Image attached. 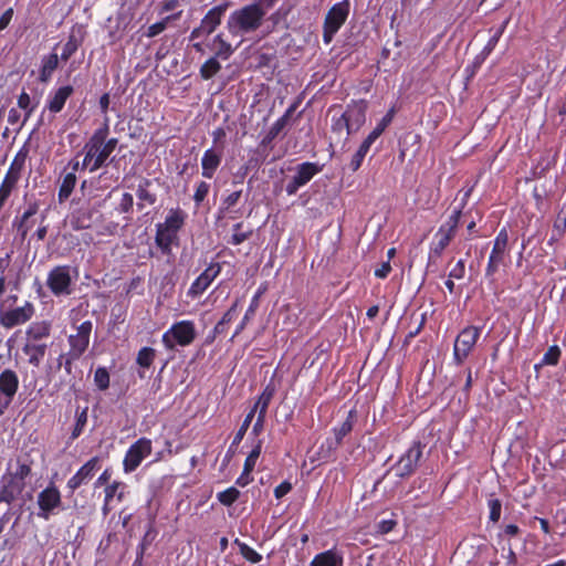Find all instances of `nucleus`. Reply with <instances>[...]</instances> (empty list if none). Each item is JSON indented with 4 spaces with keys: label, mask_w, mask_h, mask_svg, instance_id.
<instances>
[{
    "label": "nucleus",
    "mask_w": 566,
    "mask_h": 566,
    "mask_svg": "<svg viewBox=\"0 0 566 566\" xmlns=\"http://www.w3.org/2000/svg\"><path fill=\"white\" fill-rule=\"evenodd\" d=\"M266 14L260 4L253 3L233 11L227 21V28L233 36H241L258 30Z\"/></svg>",
    "instance_id": "nucleus-1"
},
{
    "label": "nucleus",
    "mask_w": 566,
    "mask_h": 566,
    "mask_svg": "<svg viewBox=\"0 0 566 566\" xmlns=\"http://www.w3.org/2000/svg\"><path fill=\"white\" fill-rule=\"evenodd\" d=\"M106 137L105 129H98L94 133L90 142L85 145V157L83 168L90 167L91 171L97 170L108 158L111 153L106 150L104 140Z\"/></svg>",
    "instance_id": "nucleus-2"
},
{
    "label": "nucleus",
    "mask_w": 566,
    "mask_h": 566,
    "mask_svg": "<svg viewBox=\"0 0 566 566\" xmlns=\"http://www.w3.org/2000/svg\"><path fill=\"white\" fill-rule=\"evenodd\" d=\"M196 337L195 324L191 321H181L175 323L164 335L163 343L168 349H174L177 345L188 346Z\"/></svg>",
    "instance_id": "nucleus-3"
},
{
    "label": "nucleus",
    "mask_w": 566,
    "mask_h": 566,
    "mask_svg": "<svg viewBox=\"0 0 566 566\" xmlns=\"http://www.w3.org/2000/svg\"><path fill=\"white\" fill-rule=\"evenodd\" d=\"M184 221L185 213L181 210H170L165 222L157 224L156 243L161 249H168Z\"/></svg>",
    "instance_id": "nucleus-4"
},
{
    "label": "nucleus",
    "mask_w": 566,
    "mask_h": 566,
    "mask_svg": "<svg viewBox=\"0 0 566 566\" xmlns=\"http://www.w3.org/2000/svg\"><path fill=\"white\" fill-rule=\"evenodd\" d=\"M349 14V1L344 0L334 4L327 12L324 21L323 38L325 43H329L334 34L345 23Z\"/></svg>",
    "instance_id": "nucleus-5"
},
{
    "label": "nucleus",
    "mask_w": 566,
    "mask_h": 566,
    "mask_svg": "<svg viewBox=\"0 0 566 566\" xmlns=\"http://www.w3.org/2000/svg\"><path fill=\"white\" fill-rule=\"evenodd\" d=\"M480 336V329L475 326L463 328L457 336L453 345V359L461 365L474 348Z\"/></svg>",
    "instance_id": "nucleus-6"
},
{
    "label": "nucleus",
    "mask_w": 566,
    "mask_h": 566,
    "mask_svg": "<svg viewBox=\"0 0 566 566\" xmlns=\"http://www.w3.org/2000/svg\"><path fill=\"white\" fill-rule=\"evenodd\" d=\"M34 305L30 302H24L22 306L15 308H6L4 304H1L0 325L6 329H11L29 322L34 315Z\"/></svg>",
    "instance_id": "nucleus-7"
},
{
    "label": "nucleus",
    "mask_w": 566,
    "mask_h": 566,
    "mask_svg": "<svg viewBox=\"0 0 566 566\" xmlns=\"http://www.w3.org/2000/svg\"><path fill=\"white\" fill-rule=\"evenodd\" d=\"M507 233L503 229L499 232L495 238L492 252L489 258L485 275L488 277L493 276L500 269L501 265L504 264L506 258V247H507Z\"/></svg>",
    "instance_id": "nucleus-8"
},
{
    "label": "nucleus",
    "mask_w": 566,
    "mask_h": 566,
    "mask_svg": "<svg viewBox=\"0 0 566 566\" xmlns=\"http://www.w3.org/2000/svg\"><path fill=\"white\" fill-rule=\"evenodd\" d=\"M227 8L228 4H220L210 9L201 20L200 25L191 31L190 39L211 34L220 25Z\"/></svg>",
    "instance_id": "nucleus-9"
},
{
    "label": "nucleus",
    "mask_w": 566,
    "mask_h": 566,
    "mask_svg": "<svg viewBox=\"0 0 566 566\" xmlns=\"http://www.w3.org/2000/svg\"><path fill=\"white\" fill-rule=\"evenodd\" d=\"M38 516L49 520L54 510L61 505L60 491L54 486H48L38 494Z\"/></svg>",
    "instance_id": "nucleus-10"
},
{
    "label": "nucleus",
    "mask_w": 566,
    "mask_h": 566,
    "mask_svg": "<svg viewBox=\"0 0 566 566\" xmlns=\"http://www.w3.org/2000/svg\"><path fill=\"white\" fill-rule=\"evenodd\" d=\"M321 171L317 164L303 163L295 168V175L286 185L287 195H294L300 187L306 185L316 174Z\"/></svg>",
    "instance_id": "nucleus-11"
},
{
    "label": "nucleus",
    "mask_w": 566,
    "mask_h": 566,
    "mask_svg": "<svg viewBox=\"0 0 566 566\" xmlns=\"http://www.w3.org/2000/svg\"><path fill=\"white\" fill-rule=\"evenodd\" d=\"M91 332L92 323L86 321L77 327L76 334L70 335L69 343L71 349L69 355L71 358H80L83 355L88 347Z\"/></svg>",
    "instance_id": "nucleus-12"
},
{
    "label": "nucleus",
    "mask_w": 566,
    "mask_h": 566,
    "mask_svg": "<svg viewBox=\"0 0 566 566\" xmlns=\"http://www.w3.org/2000/svg\"><path fill=\"white\" fill-rule=\"evenodd\" d=\"M71 275L69 266H56L48 276V286L55 295L70 294Z\"/></svg>",
    "instance_id": "nucleus-13"
},
{
    "label": "nucleus",
    "mask_w": 566,
    "mask_h": 566,
    "mask_svg": "<svg viewBox=\"0 0 566 566\" xmlns=\"http://www.w3.org/2000/svg\"><path fill=\"white\" fill-rule=\"evenodd\" d=\"M220 273L219 264L209 265L191 284L188 294L196 297L202 294Z\"/></svg>",
    "instance_id": "nucleus-14"
},
{
    "label": "nucleus",
    "mask_w": 566,
    "mask_h": 566,
    "mask_svg": "<svg viewBox=\"0 0 566 566\" xmlns=\"http://www.w3.org/2000/svg\"><path fill=\"white\" fill-rule=\"evenodd\" d=\"M30 474V467L24 462H9L8 484L13 491H21L24 486V479Z\"/></svg>",
    "instance_id": "nucleus-15"
},
{
    "label": "nucleus",
    "mask_w": 566,
    "mask_h": 566,
    "mask_svg": "<svg viewBox=\"0 0 566 566\" xmlns=\"http://www.w3.org/2000/svg\"><path fill=\"white\" fill-rule=\"evenodd\" d=\"M125 485L119 482H113L105 490L104 504L102 512L107 515L118 503L123 501Z\"/></svg>",
    "instance_id": "nucleus-16"
},
{
    "label": "nucleus",
    "mask_w": 566,
    "mask_h": 566,
    "mask_svg": "<svg viewBox=\"0 0 566 566\" xmlns=\"http://www.w3.org/2000/svg\"><path fill=\"white\" fill-rule=\"evenodd\" d=\"M73 92L74 88L71 85L59 87L52 94V96L49 97L46 105L48 109L53 114L60 113L63 109L65 102L73 94Z\"/></svg>",
    "instance_id": "nucleus-17"
},
{
    "label": "nucleus",
    "mask_w": 566,
    "mask_h": 566,
    "mask_svg": "<svg viewBox=\"0 0 566 566\" xmlns=\"http://www.w3.org/2000/svg\"><path fill=\"white\" fill-rule=\"evenodd\" d=\"M366 103L359 102L349 106L348 109L344 113V115L348 118V123L353 132L358 130L364 125L366 120Z\"/></svg>",
    "instance_id": "nucleus-18"
},
{
    "label": "nucleus",
    "mask_w": 566,
    "mask_h": 566,
    "mask_svg": "<svg viewBox=\"0 0 566 566\" xmlns=\"http://www.w3.org/2000/svg\"><path fill=\"white\" fill-rule=\"evenodd\" d=\"M48 344L27 340L22 350L29 357V364L38 367L45 356Z\"/></svg>",
    "instance_id": "nucleus-19"
},
{
    "label": "nucleus",
    "mask_w": 566,
    "mask_h": 566,
    "mask_svg": "<svg viewBox=\"0 0 566 566\" xmlns=\"http://www.w3.org/2000/svg\"><path fill=\"white\" fill-rule=\"evenodd\" d=\"M343 555L335 549H328L316 554L310 566H343Z\"/></svg>",
    "instance_id": "nucleus-20"
},
{
    "label": "nucleus",
    "mask_w": 566,
    "mask_h": 566,
    "mask_svg": "<svg viewBox=\"0 0 566 566\" xmlns=\"http://www.w3.org/2000/svg\"><path fill=\"white\" fill-rule=\"evenodd\" d=\"M19 387L17 374L11 369H6L0 374V392L12 398Z\"/></svg>",
    "instance_id": "nucleus-21"
},
{
    "label": "nucleus",
    "mask_w": 566,
    "mask_h": 566,
    "mask_svg": "<svg viewBox=\"0 0 566 566\" xmlns=\"http://www.w3.org/2000/svg\"><path fill=\"white\" fill-rule=\"evenodd\" d=\"M220 163V154L216 153L213 149L206 150L201 159L202 176L206 178H212Z\"/></svg>",
    "instance_id": "nucleus-22"
},
{
    "label": "nucleus",
    "mask_w": 566,
    "mask_h": 566,
    "mask_svg": "<svg viewBox=\"0 0 566 566\" xmlns=\"http://www.w3.org/2000/svg\"><path fill=\"white\" fill-rule=\"evenodd\" d=\"M51 332L49 322H34L27 329L28 340L41 343L43 338H48Z\"/></svg>",
    "instance_id": "nucleus-23"
},
{
    "label": "nucleus",
    "mask_w": 566,
    "mask_h": 566,
    "mask_svg": "<svg viewBox=\"0 0 566 566\" xmlns=\"http://www.w3.org/2000/svg\"><path fill=\"white\" fill-rule=\"evenodd\" d=\"M151 453V443L147 439H139L128 450L125 460H143Z\"/></svg>",
    "instance_id": "nucleus-24"
},
{
    "label": "nucleus",
    "mask_w": 566,
    "mask_h": 566,
    "mask_svg": "<svg viewBox=\"0 0 566 566\" xmlns=\"http://www.w3.org/2000/svg\"><path fill=\"white\" fill-rule=\"evenodd\" d=\"M59 64V56L55 53H52L45 56L42 61V69L40 72V81L45 83L50 80L53 72L56 70Z\"/></svg>",
    "instance_id": "nucleus-25"
},
{
    "label": "nucleus",
    "mask_w": 566,
    "mask_h": 566,
    "mask_svg": "<svg viewBox=\"0 0 566 566\" xmlns=\"http://www.w3.org/2000/svg\"><path fill=\"white\" fill-rule=\"evenodd\" d=\"M212 44L214 45V56L222 60H228L234 51L231 44L223 39L222 34H217L212 40Z\"/></svg>",
    "instance_id": "nucleus-26"
},
{
    "label": "nucleus",
    "mask_w": 566,
    "mask_h": 566,
    "mask_svg": "<svg viewBox=\"0 0 566 566\" xmlns=\"http://www.w3.org/2000/svg\"><path fill=\"white\" fill-rule=\"evenodd\" d=\"M23 165H24V157L23 156L20 157L18 155L14 158V160L12 161L3 181L14 187L15 182L20 178V172L23 168Z\"/></svg>",
    "instance_id": "nucleus-27"
},
{
    "label": "nucleus",
    "mask_w": 566,
    "mask_h": 566,
    "mask_svg": "<svg viewBox=\"0 0 566 566\" xmlns=\"http://www.w3.org/2000/svg\"><path fill=\"white\" fill-rule=\"evenodd\" d=\"M180 15H181V11L174 13L171 15H167L161 21L151 24L150 27H148V29L145 33L146 36L154 38L158 34H160L161 32H164L166 30V28L170 21L178 20L180 18Z\"/></svg>",
    "instance_id": "nucleus-28"
},
{
    "label": "nucleus",
    "mask_w": 566,
    "mask_h": 566,
    "mask_svg": "<svg viewBox=\"0 0 566 566\" xmlns=\"http://www.w3.org/2000/svg\"><path fill=\"white\" fill-rule=\"evenodd\" d=\"M353 429V411H349L346 420L338 427L334 429L335 441L329 444V449L336 447L340 443L342 439L348 434Z\"/></svg>",
    "instance_id": "nucleus-29"
},
{
    "label": "nucleus",
    "mask_w": 566,
    "mask_h": 566,
    "mask_svg": "<svg viewBox=\"0 0 566 566\" xmlns=\"http://www.w3.org/2000/svg\"><path fill=\"white\" fill-rule=\"evenodd\" d=\"M95 211L92 209H80L73 219V224L76 229H87L92 226L93 214Z\"/></svg>",
    "instance_id": "nucleus-30"
},
{
    "label": "nucleus",
    "mask_w": 566,
    "mask_h": 566,
    "mask_svg": "<svg viewBox=\"0 0 566 566\" xmlns=\"http://www.w3.org/2000/svg\"><path fill=\"white\" fill-rule=\"evenodd\" d=\"M76 185V176L74 172H69L64 176L59 190V200L62 202L66 200Z\"/></svg>",
    "instance_id": "nucleus-31"
},
{
    "label": "nucleus",
    "mask_w": 566,
    "mask_h": 566,
    "mask_svg": "<svg viewBox=\"0 0 566 566\" xmlns=\"http://www.w3.org/2000/svg\"><path fill=\"white\" fill-rule=\"evenodd\" d=\"M218 59L213 55L201 65L200 75L203 80L212 78L221 70Z\"/></svg>",
    "instance_id": "nucleus-32"
},
{
    "label": "nucleus",
    "mask_w": 566,
    "mask_h": 566,
    "mask_svg": "<svg viewBox=\"0 0 566 566\" xmlns=\"http://www.w3.org/2000/svg\"><path fill=\"white\" fill-rule=\"evenodd\" d=\"M234 545L238 546L240 554L250 563L256 564L261 562L262 556L248 544L241 542L240 539H234Z\"/></svg>",
    "instance_id": "nucleus-33"
},
{
    "label": "nucleus",
    "mask_w": 566,
    "mask_h": 566,
    "mask_svg": "<svg viewBox=\"0 0 566 566\" xmlns=\"http://www.w3.org/2000/svg\"><path fill=\"white\" fill-rule=\"evenodd\" d=\"M332 128L340 138H347V136L353 132L348 123V118L344 113L339 117L334 118Z\"/></svg>",
    "instance_id": "nucleus-34"
},
{
    "label": "nucleus",
    "mask_w": 566,
    "mask_h": 566,
    "mask_svg": "<svg viewBox=\"0 0 566 566\" xmlns=\"http://www.w3.org/2000/svg\"><path fill=\"white\" fill-rule=\"evenodd\" d=\"M149 185V181H145L144 184L139 185L137 190V197L139 199L138 208L143 209L145 205H154L156 201L155 195L148 191L147 187Z\"/></svg>",
    "instance_id": "nucleus-35"
},
{
    "label": "nucleus",
    "mask_w": 566,
    "mask_h": 566,
    "mask_svg": "<svg viewBox=\"0 0 566 566\" xmlns=\"http://www.w3.org/2000/svg\"><path fill=\"white\" fill-rule=\"evenodd\" d=\"M38 211L36 205H31L28 210L22 214L21 221L18 227V231L20 232L22 239H24L31 229V224L29 223V219L33 217Z\"/></svg>",
    "instance_id": "nucleus-36"
},
{
    "label": "nucleus",
    "mask_w": 566,
    "mask_h": 566,
    "mask_svg": "<svg viewBox=\"0 0 566 566\" xmlns=\"http://www.w3.org/2000/svg\"><path fill=\"white\" fill-rule=\"evenodd\" d=\"M238 301L224 313L222 318L217 323L213 328L214 334H222L224 332V325L230 323L237 315Z\"/></svg>",
    "instance_id": "nucleus-37"
},
{
    "label": "nucleus",
    "mask_w": 566,
    "mask_h": 566,
    "mask_svg": "<svg viewBox=\"0 0 566 566\" xmlns=\"http://www.w3.org/2000/svg\"><path fill=\"white\" fill-rule=\"evenodd\" d=\"M462 207L463 203L461 205V207L454 209L452 214L449 217L448 221L440 227V230H444L447 233L454 235L455 229L460 220Z\"/></svg>",
    "instance_id": "nucleus-38"
},
{
    "label": "nucleus",
    "mask_w": 566,
    "mask_h": 566,
    "mask_svg": "<svg viewBox=\"0 0 566 566\" xmlns=\"http://www.w3.org/2000/svg\"><path fill=\"white\" fill-rule=\"evenodd\" d=\"M239 495L240 492L234 486H231L222 492H219L217 497L221 504L230 506L238 500Z\"/></svg>",
    "instance_id": "nucleus-39"
},
{
    "label": "nucleus",
    "mask_w": 566,
    "mask_h": 566,
    "mask_svg": "<svg viewBox=\"0 0 566 566\" xmlns=\"http://www.w3.org/2000/svg\"><path fill=\"white\" fill-rule=\"evenodd\" d=\"M78 45L80 41L76 39L75 35L71 34L66 43L63 45L61 59L63 61H67L78 49Z\"/></svg>",
    "instance_id": "nucleus-40"
},
{
    "label": "nucleus",
    "mask_w": 566,
    "mask_h": 566,
    "mask_svg": "<svg viewBox=\"0 0 566 566\" xmlns=\"http://www.w3.org/2000/svg\"><path fill=\"white\" fill-rule=\"evenodd\" d=\"M438 242L434 244L432 251L440 255L446 247L449 244L453 235L447 233L444 230H440L437 232Z\"/></svg>",
    "instance_id": "nucleus-41"
},
{
    "label": "nucleus",
    "mask_w": 566,
    "mask_h": 566,
    "mask_svg": "<svg viewBox=\"0 0 566 566\" xmlns=\"http://www.w3.org/2000/svg\"><path fill=\"white\" fill-rule=\"evenodd\" d=\"M155 358V350L149 347H144L139 350L137 356V363L142 367L148 368Z\"/></svg>",
    "instance_id": "nucleus-42"
},
{
    "label": "nucleus",
    "mask_w": 566,
    "mask_h": 566,
    "mask_svg": "<svg viewBox=\"0 0 566 566\" xmlns=\"http://www.w3.org/2000/svg\"><path fill=\"white\" fill-rule=\"evenodd\" d=\"M95 385L101 389L105 390L109 386V375L106 368L99 367L95 370L94 375Z\"/></svg>",
    "instance_id": "nucleus-43"
},
{
    "label": "nucleus",
    "mask_w": 566,
    "mask_h": 566,
    "mask_svg": "<svg viewBox=\"0 0 566 566\" xmlns=\"http://www.w3.org/2000/svg\"><path fill=\"white\" fill-rule=\"evenodd\" d=\"M87 422V408L76 413V422L72 431V438H77Z\"/></svg>",
    "instance_id": "nucleus-44"
},
{
    "label": "nucleus",
    "mask_w": 566,
    "mask_h": 566,
    "mask_svg": "<svg viewBox=\"0 0 566 566\" xmlns=\"http://www.w3.org/2000/svg\"><path fill=\"white\" fill-rule=\"evenodd\" d=\"M560 356L558 346H551L544 354L541 365H556Z\"/></svg>",
    "instance_id": "nucleus-45"
},
{
    "label": "nucleus",
    "mask_w": 566,
    "mask_h": 566,
    "mask_svg": "<svg viewBox=\"0 0 566 566\" xmlns=\"http://www.w3.org/2000/svg\"><path fill=\"white\" fill-rule=\"evenodd\" d=\"M18 106L25 111L24 120H27L33 113L34 107L31 105L30 95L27 92H22L18 98Z\"/></svg>",
    "instance_id": "nucleus-46"
},
{
    "label": "nucleus",
    "mask_w": 566,
    "mask_h": 566,
    "mask_svg": "<svg viewBox=\"0 0 566 566\" xmlns=\"http://www.w3.org/2000/svg\"><path fill=\"white\" fill-rule=\"evenodd\" d=\"M566 231V210L560 211L553 224L552 232L555 237H563Z\"/></svg>",
    "instance_id": "nucleus-47"
},
{
    "label": "nucleus",
    "mask_w": 566,
    "mask_h": 566,
    "mask_svg": "<svg viewBox=\"0 0 566 566\" xmlns=\"http://www.w3.org/2000/svg\"><path fill=\"white\" fill-rule=\"evenodd\" d=\"M94 464H95V462H86L78 470V472L69 481L70 486L73 489L77 488L84 481V478H82V474L84 473V471L87 470V472H93Z\"/></svg>",
    "instance_id": "nucleus-48"
},
{
    "label": "nucleus",
    "mask_w": 566,
    "mask_h": 566,
    "mask_svg": "<svg viewBox=\"0 0 566 566\" xmlns=\"http://www.w3.org/2000/svg\"><path fill=\"white\" fill-rule=\"evenodd\" d=\"M488 505L490 509V520L494 523L497 522L500 520L502 510L501 501L492 497L488 501Z\"/></svg>",
    "instance_id": "nucleus-49"
},
{
    "label": "nucleus",
    "mask_w": 566,
    "mask_h": 566,
    "mask_svg": "<svg viewBox=\"0 0 566 566\" xmlns=\"http://www.w3.org/2000/svg\"><path fill=\"white\" fill-rule=\"evenodd\" d=\"M396 525H397V520H395V518L382 520L377 523L376 531L378 534H381V535L388 534L396 527Z\"/></svg>",
    "instance_id": "nucleus-50"
},
{
    "label": "nucleus",
    "mask_w": 566,
    "mask_h": 566,
    "mask_svg": "<svg viewBox=\"0 0 566 566\" xmlns=\"http://www.w3.org/2000/svg\"><path fill=\"white\" fill-rule=\"evenodd\" d=\"M209 189H210V186L207 182L201 181L196 189V192L193 196L195 201L197 203H200L201 201H203V199L207 197V195L209 192Z\"/></svg>",
    "instance_id": "nucleus-51"
},
{
    "label": "nucleus",
    "mask_w": 566,
    "mask_h": 566,
    "mask_svg": "<svg viewBox=\"0 0 566 566\" xmlns=\"http://www.w3.org/2000/svg\"><path fill=\"white\" fill-rule=\"evenodd\" d=\"M240 197H241V190L233 191L232 193L227 196V198L222 202L221 211L228 210L231 207H233L234 205H237V202L239 201Z\"/></svg>",
    "instance_id": "nucleus-52"
},
{
    "label": "nucleus",
    "mask_w": 566,
    "mask_h": 566,
    "mask_svg": "<svg viewBox=\"0 0 566 566\" xmlns=\"http://www.w3.org/2000/svg\"><path fill=\"white\" fill-rule=\"evenodd\" d=\"M134 205V198L130 193L126 192L123 195L120 202H119V210L122 212H128L132 210Z\"/></svg>",
    "instance_id": "nucleus-53"
},
{
    "label": "nucleus",
    "mask_w": 566,
    "mask_h": 566,
    "mask_svg": "<svg viewBox=\"0 0 566 566\" xmlns=\"http://www.w3.org/2000/svg\"><path fill=\"white\" fill-rule=\"evenodd\" d=\"M291 489L292 484L287 481H284L274 489V496L276 499H282L291 491Z\"/></svg>",
    "instance_id": "nucleus-54"
},
{
    "label": "nucleus",
    "mask_w": 566,
    "mask_h": 566,
    "mask_svg": "<svg viewBox=\"0 0 566 566\" xmlns=\"http://www.w3.org/2000/svg\"><path fill=\"white\" fill-rule=\"evenodd\" d=\"M253 314H254V307H253V305H251L250 308L247 311L245 315L243 316L241 323L237 327L232 338L235 337L237 335H239L244 329L245 325L248 324L251 316H253Z\"/></svg>",
    "instance_id": "nucleus-55"
},
{
    "label": "nucleus",
    "mask_w": 566,
    "mask_h": 566,
    "mask_svg": "<svg viewBox=\"0 0 566 566\" xmlns=\"http://www.w3.org/2000/svg\"><path fill=\"white\" fill-rule=\"evenodd\" d=\"M465 272L464 262L460 260L455 266L451 270L449 276L451 279H462Z\"/></svg>",
    "instance_id": "nucleus-56"
},
{
    "label": "nucleus",
    "mask_w": 566,
    "mask_h": 566,
    "mask_svg": "<svg viewBox=\"0 0 566 566\" xmlns=\"http://www.w3.org/2000/svg\"><path fill=\"white\" fill-rule=\"evenodd\" d=\"M390 471H394L396 475L403 476L413 471V462H406L403 469H401L400 465H394Z\"/></svg>",
    "instance_id": "nucleus-57"
},
{
    "label": "nucleus",
    "mask_w": 566,
    "mask_h": 566,
    "mask_svg": "<svg viewBox=\"0 0 566 566\" xmlns=\"http://www.w3.org/2000/svg\"><path fill=\"white\" fill-rule=\"evenodd\" d=\"M365 156H366V154L365 153H360L359 149L356 151V154L353 156V158L350 160V164H349L350 169L353 171H356L360 167Z\"/></svg>",
    "instance_id": "nucleus-58"
},
{
    "label": "nucleus",
    "mask_w": 566,
    "mask_h": 566,
    "mask_svg": "<svg viewBox=\"0 0 566 566\" xmlns=\"http://www.w3.org/2000/svg\"><path fill=\"white\" fill-rule=\"evenodd\" d=\"M394 116H395V109L390 108L388 111V113L377 124L376 127H379L380 129L385 130L389 126V124L392 122Z\"/></svg>",
    "instance_id": "nucleus-59"
},
{
    "label": "nucleus",
    "mask_w": 566,
    "mask_h": 566,
    "mask_svg": "<svg viewBox=\"0 0 566 566\" xmlns=\"http://www.w3.org/2000/svg\"><path fill=\"white\" fill-rule=\"evenodd\" d=\"M12 188H13V186H11L4 181L2 182V185L0 187V209L2 208L7 198L9 197Z\"/></svg>",
    "instance_id": "nucleus-60"
},
{
    "label": "nucleus",
    "mask_w": 566,
    "mask_h": 566,
    "mask_svg": "<svg viewBox=\"0 0 566 566\" xmlns=\"http://www.w3.org/2000/svg\"><path fill=\"white\" fill-rule=\"evenodd\" d=\"M274 395V389L271 387H266L263 392L260 395L259 399L256 401L264 402L266 405H270L272 398Z\"/></svg>",
    "instance_id": "nucleus-61"
},
{
    "label": "nucleus",
    "mask_w": 566,
    "mask_h": 566,
    "mask_svg": "<svg viewBox=\"0 0 566 566\" xmlns=\"http://www.w3.org/2000/svg\"><path fill=\"white\" fill-rule=\"evenodd\" d=\"M12 15H13V10L10 8L8 10H6L2 15L0 17V31H2L3 29H6L11 19H12Z\"/></svg>",
    "instance_id": "nucleus-62"
},
{
    "label": "nucleus",
    "mask_w": 566,
    "mask_h": 566,
    "mask_svg": "<svg viewBox=\"0 0 566 566\" xmlns=\"http://www.w3.org/2000/svg\"><path fill=\"white\" fill-rule=\"evenodd\" d=\"M391 270L389 261L384 262L380 268L375 270V275L379 279H385Z\"/></svg>",
    "instance_id": "nucleus-63"
},
{
    "label": "nucleus",
    "mask_w": 566,
    "mask_h": 566,
    "mask_svg": "<svg viewBox=\"0 0 566 566\" xmlns=\"http://www.w3.org/2000/svg\"><path fill=\"white\" fill-rule=\"evenodd\" d=\"M179 6V0H166L160 6V13L175 10Z\"/></svg>",
    "instance_id": "nucleus-64"
}]
</instances>
